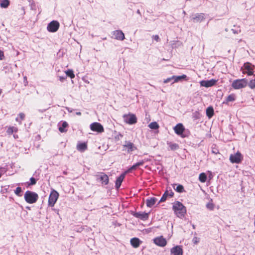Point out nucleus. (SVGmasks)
I'll list each match as a JSON object with an SVG mask.
<instances>
[{
	"instance_id": "obj_1",
	"label": "nucleus",
	"mask_w": 255,
	"mask_h": 255,
	"mask_svg": "<svg viewBox=\"0 0 255 255\" xmlns=\"http://www.w3.org/2000/svg\"><path fill=\"white\" fill-rule=\"evenodd\" d=\"M173 210L175 214L179 218L183 217L186 212L185 206L178 201L174 203L173 205Z\"/></svg>"
},
{
	"instance_id": "obj_2",
	"label": "nucleus",
	"mask_w": 255,
	"mask_h": 255,
	"mask_svg": "<svg viewBox=\"0 0 255 255\" xmlns=\"http://www.w3.org/2000/svg\"><path fill=\"white\" fill-rule=\"evenodd\" d=\"M248 84V81L245 78L237 79L233 81L232 86L234 89L238 90L246 87Z\"/></svg>"
},
{
	"instance_id": "obj_3",
	"label": "nucleus",
	"mask_w": 255,
	"mask_h": 255,
	"mask_svg": "<svg viewBox=\"0 0 255 255\" xmlns=\"http://www.w3.org/2000/svg\"><path fill=\"white\" fill-rule=\"evenodd\" d=\"M38 195L33 192L27 191L24 194L25 201L29 204L35 203L38 199Z\"/></svg>"
},
{
	"instance_id": "obj_4",
	"label": "nucleus",
	"mask_w": 255,
	"mask_h": 255,
	"mask_svg": "<svg viewBox=\"0 0 255 255\" xmlns=\"http://www.w3.org/2000/svg\"><path fill=\"white\" fill-rule=\"evenodd\" d=\"M137 149L135 145L130 141H126L123 144V150L128 153H131L132 152Z\"/></svg>"
},
{
	"instance_id": "obj_5",
	"label": "nucleus",
	"mask_w": 255,
	"mask_h": 255,
	"mask_svg": "<svg viewBox=\"0 0 255 255\" xmlns=\"http://www.w3.org/2000/svg\"><path fill=\"white\" fill-rule=\"evenodd\" d=\"M124 121L129 125H132L136 123L137 119L135 115L132 114H125L123 116Z\"/></svg>"
},
{
	"instance_id": "obj_6",
	"label": "nucleus",
	"mask_w": 255,
	"mask_h": 255,
	"mask_svg": "<svg viewBox=\"0 0 255 255\" xmlns=\"http://www.w3.org/2000/svg\"><path fill=\"white\" fill-rule=\"evenodd\" d=\"M59 197V193L54 190H52L49 195V206H53Z\"/></svg>"
},
{
	"instance_id": "obj_7",
	"label": "nucleus",
	"mask_w": 255,
	"mask_h": 255,
	"mask_svg": "<svg viewBox=\"0 0 255 255\" xmlns=\"http://www.w3.org/2000/svg\"><path fill=\"white\" fill-rule=\"evenodd\" d=\"M173 129L175 132L180 137L184 138L186 135L184 133L185 128L182 124H178L174 127Z\"/></svg>"
},
{
	"instance_id": "obj_8",
	"label": "nucleus",
	"mask_w": 255,
	"mask_h": 255,
	"mask_svg": "<svg viewBox=\"0 0 255 255\" xmlns=\"http://www.w3.org/2000/svg\"><path fill=\"white\" fill-rule=\"evenodd\" d=\"M254 66L250 63L247 62L244 64L243 67L242 68L243 73L247 74L249 76L253 74Z\"/></svg>"
},
{
	"instance_id": "obj_9",
	"label": "nucleus",
	"mask_w": 255,
	"mask_h": 255,
	"mask_svg": "<svg viewBox=\"0 0 255 255\" xmlns=\"http://www.w3.org/2000/svg\"><path fill=\"white\" fill-rule=\"evenodd\" d=\"M243 159V156L240 152H237L230 156V160L233 163H239Z\"/></svg>"
},
{
	"instance_id": "obj_10",
	"label": "nucleus",
	"mask_w": 255,
	"mask_h": 255,
	"mask_svg": "<svg viewBox=\"0 0 255 255\" xmlns=\"http://www.w3.org/2000/svg\"><path fill=\"white\" fill-rule=\"evenodd\" d=\"M90 129L93 131L101 133L104 132V129L103 126L99 123L95 122L90 125Z\"/></svg>"
},
{
	"instance_id": "obj_11",
	"label": "nucleus",
	"mask_w": 255,
	"mask_h": 255,
	"mask_svg": "<svg viewBox=\"0 0 255 255\" xmlns=\"http://www.w3.org/2000/svg\"><path fill=\"white\" fill-rule=\"evenodd\" d=\"M59 23L56 20H53L49 23V32H55L59 28Z\"/></svg>"
},
{
	"instance_id": "obj_12",
	"label": "nucleus",
	"mask_w": 255,
	"mask_h": 255,
	"mask_svg": "<svg viewBox=\"0 0 255 255\" xmlns=\"http://www.w3.org/2000/svg\"><path fill=\"white\" fill-rule=\"evenodd\" d=\"M153 242L157 246L159 247H163L165 246L167 244L166 240L165 238H164L162 236H160L157 238H155L153 240Z\"/></svg>"
},
{
	"instance_id": "obj_13",
	"label": "nucleus",
	"mask_w": 255,
	"mask_h": 255,
	"mask_svg": "<svg viewBox=\"0 0 255 255\" xmlns=\"http://www.w3.org/2000/svg\"><path fill=\"white\" fill-rule=\"evenodd\" d=\"M217 82V81L215 79H211L210 80H202L200 82V84L201 86L208 88L215 85Z\"/></svg>"
},
{
	"instance_id": "obj_14",
	"label": "nucleus",
	"mask_w": 255,
	"mask_h": 255,
	"mask_svg": "<svg viewBox=\"0 0 255 255\" xmlns=\"http://www.w3.org/2000/svg\"><path fill=\"white\" fill-rule=\"evenodd\" d=\"M183 249L181 246H176L170 250V253L172 255H183Z\"/></svg>"
},
{
	"instance_id": "obj_15",
	"label": "nucleus",
	"mask_w": 255,
	"mask_h": 255,
	"mask_svg": "<svg viewBox=\"0 0 255 255\" xmlns=\"http://www.w3.org/2000/svg\"><path fill=\"white\" fill-rule=\"evenodd\" d=\"M113 35L116 39L122 41L125 38L124 33L122 31L120 30L114 31L113 32Z\"/></svg>"
},
{
	"instance_id": "obj_16",
	"label": "nucleus",
	"mask_w": 255,
	"mask_h": 255,
	"mask_svg": "<svg viewBox=\"0 0 255 255\" xmlns=\"http://www.w3.org/2000/svg\"><path fill=\"white\" fill-rule=\"evenodd\" d=\"M205 19L204 13H196L193 16L192 20L194 22H201Z\"/></svg>"
},
{
	"instance_id": "obj_17",
	"label": "nucleus",
	"mask_w": 255,
	"mask_h": 255,
	"mask_svg": "<svg viewBox=\"0 0 255 255\" xmlns=\"http://www.w3.org/2000/svg\"><path fill=\"white\" fill-rule=\"evenodd\" d=\"M134 216L142 220H146L148 218V214L145 212H136L134 214Z\"/></svg>"
},
{
	"instance_id": "obj_18",
	"label": "nucleus",
	"mask_w": 255,
	"mask_h": 255,
	"mask_svg": "<svg viewBox=\"0 0 255 255\" xmlns=\"http://www.w3.org/2000/svg\"><path fill=\"white\" fill-rule=\"evenodd\" d=\"M126 173L125 172L122 174L119 177H118L116 181V188L119 189L121 185V184L124 180Z\"/></svg>"
},
{
	"instance_id": "obj_19",
	"label": "nucleus",
	"mask_w": 255,
	"mask_h": 255,
	"mask_svg": "<svg viewBox=\"0 0 255 255\" xmlns=\"http://www.w3.org/2000/svg\"><path fill=\"white\" fill-rule=\"evenodd\" d=\"M130 242L131 245L133 248H137L139 246L142 242L138 238H133L130 240Z\"/></svg>"
},
{
	"instance_id": "obj_20",
	"label": "nucleus",
	"mask_w": 255,
	"mask_h": 255,
	"mask_svg": "<svg viewBox=\"0 0 255 255\" xmlns=\"http://www.w3.org/2000/svg\"><path fill=\"white\" fill-rule=\"evenodd\" d=\"M144 163V161L143 160H141L133 165L131 167H130L128 170H127L125 172L127 174L132 170H135L137 167L142 165Z\"/></svg>"
},
{
	"instance_id": "obj_21",
	"label": "nucleus",
	"mask_w": 255,
	"mask_h": 255,
	"mask_svg": "<svg viewBox=\"0 0 255 255\" xmlns=\"http://www.w3.org/2000/svg\"><path fill=\"white\" fill-rule=\"evenodd\" d=\"M187 76L186 75H182L181 76H172V78L173 79V82L172 83L178 82L181 80L186 79Z\"/></svg>"
},
{
	"instance_id": "obj_22",
	"label": "nucleus",
	"mask_w": 255,
	"mask_h": 255,
	"mask_svg": "<svg viewBox=\"0 0 255 255\" xmlns=\"http://www.w3.org/2000/svg\"><path fill=\"white\" fill-rule=\"evenodd\" d=\"M156 201V199L154 197L147 199L146 201V206L148 207H151L155 204Z\"/></svg>"
},
{
	"instance_id": "obj_23",
	"label": "nucleus",
	"mask_w": 255,
	"mask_h": 255,
	"mask_svg": "<svg viewBox=\"0 0 255 255\" xmlns=\"http://www.w3.org/2000/svg\"><path fill=\"white\" fill-rule=\"evenodd\" d=\"M68 127V124L66 122H63L61 125H59V130L61 132H64L67 131L66 128Z\"/></svg>"
},
{
	"instance_id": "obj_24",
	"label": "nucleus",
	"mask_w": 255,
	"mask_h": 255,
	"mask_svg": "<svg viewBox=\"0 0 255 255\" xmlns=\"http://www.w3.org/2000/svg\"><path fill=\"white\" fill-rule=\"evenodd\" d=\"M77 148L79 151L83 152L87 148V145L85 143H81L77 145Z\"/></svg>"
},
{
	"instance_id": "obj_25",
	"label": "nucleus",
	"mask_w": 255,
	"mask_h": 255,
	"mask_svg": "<svg viewBox=\"0 0 255 255\" xmlns=\"http://www.w3.org/2000/svg\"><path fill=\"white\" fill-rule=\"evenodd\" d=\"M100 180L103 183H104L105 185L107 184L109 182V177L108 176L105 174H102L100 176Z\"/></svg>"
},
{
	"instance_id": "obj_26",
	"label": "nucleus",
	"mask_w": 255,
	"mask_h": 255,
	"mask_svg": "<svg viewBox=\"0 0 255 255\" xmlns=\"http://www.w3.org/2000/svg\"><path fill=\"white\" fill-rule=\"evenodd\" d=\"M173 188L179 193H182L184 191V187L182 185L175 184L173 185Z\"/></svg>"
},
{
	"instance_id": "obj_27",
	"label": "nucleus",
	"mask_w": 255,
	"mask_h": 255,
	"mask_svg": "<svg viewBox=\"0 0 255 255\" xmlns=\"http://www.w3.org/2000/svg\"><path fill=\"white\" fill-rule=\"evenodd\" d=\"M167 144L168 145L170 149L172 150H175L179 148V145L177 143L167 141Z\"/></svg>"
},
{
	"instance_id": "obj_28",
	"label": "nucleus",
	"mask_w": 255,
	"mask_h": 255,
	"mask_svg": "<svg viewBox=\"0 0 255 255\" xmlns=\"http://www.w3.org/2000/svg\"><path fill=\"white\" fill-rule=\"evenodd\" d=\"M206 115L209 118H211L214 115V110L212 107H209L206 109Z\"/></svg>"
},
{
	"instance_id": "obj_29",
	"label": "nucleus",
	"mask_w": 255,
	"mask_h": 255,
	"mask_svg": "<svg viewBox=\"0 0 255 255\" xmlns=\"http://www.w3.org/2000/svg\"><path fill=\"white\" fill-rule=\"evenodd\" d=\"M236 100V96L235 94L229 95L226 98V101L224 103L227 104L229 102H233Z\"/></svg>"
},
{
	"instance_id": "obj_30",
	"label": "nucleus",
	"mask_w": 255,
	"mask_h": 255,
	"mask_svg": "<svg viewBox=\"0 0 255 255\" xmlns=\"http://www.w3.org/2000/svg\"><path fill=\"white\" fill-rule=\"evenodd\" d=\"M9 5L8 0H0V6L2 8H7Z\"/></svg>"
},
{
	"instance_id": "obj_31",
	"label": "nucleus",
	"mask_w": 255,
	"mask_h": 255,
	"mask_svg": "<svg viewBox=\"0 0 255 255\" xmlns=\"http://www.w3.org/2000/svg\"><path fill=\"white\" fill-rule=\"evenodd\" d=\"M199 180L202 183H204L207 180V176L205 173H202L200 174L199 176Z\"/></svg>"
},
{
	"instance_id": "obj_32",
	"label": "nucleus",
	"mask_w": 255,
	"mask_h": 255,
	"mask_svg": "<svg viewBox=\"0 0 255 255\" xmlns=\"http://www.w3.org/2000/svg\"><path fill=\"white\" fill-rule=\"evenodd\" d=\"M65 72L67 76L70 77L71 79H73L75 77V74H74L73 71L72 69H68Z\"/></svg>"
},
{
	"instance_id": "obj_33",
	"label": "nucleus",
	"mask_w": 255,
	"mask_h": 255,
	"mask_svg": "<svg viewBox=\"0 0 255 255\" xmlns=\"http://www.w3.org/2000/svg\"><path fill=\"white\" fill-rule=\"evenodd\" d=\"M148 127L151 129H156L159 128V125L156 122H154L149 124Z\"/></svg>"
},
{
	"instance_id": "obj_34",
	"label": "nucleus",
	"mask_w": 255,
	"mask_h": 255,
	"mask_svg": "<svg viewBox=\"0 0 255 255\" xmlns=\"http://www.w3.org/2000/svg\"><path fill=\"white\" fill-rule=\"evenodd\" d=\"M17 131V128L15 127H9L7 130H6V132L8 134H12L13 132H16Z\"/></svg>"
},
{
	"instance_id": "obj_35",
	"label": "nucleus",
	"mask_w": 255,
	"mask_h": 255,
	"mask_svg": "<svg viewBox=\"0 0 255 255\" xmlns=\"http://www.w3.org/2000/svg\"><path fill=\"white\" fill-rule=\"evenodd\" d=\"M19 117L16 119V121L21 124V121L24 119L25 115L23 113H20L18 115Z\"/></svg>"
},
{
	"instance_id": "obj_36",
	"label": "nucleus",
	"mask_w": 255,
	"mask_h": 255,
	"mask_svg": "<svg viewBox=\"0 0 255 255\" xmlns=\"http://www.w3.org/2000/svg\"><path fill=\"white\" fill-rule=\"evenodd\" d=\"M21 192H22V190H21V187H18L16 188L15 190L14 191V193L17 196L20 197V196H22Z\"/></svg>"
},
{
	"instance_id": "obj_37",
	"label": "nucleus",
	"mask_w": 255,
	"mask_h": 255,
	"mask_svg": "<svg viewBox=\"0 0 255 255\" xmlns=\"http://www.w3.org/2000/svg\"><path fill=\"white\" fill-rule=\"evenodd\" d=\"M248 84L251 89H254L255 88V79L251 80Z\"/></svg>"
},
{
	"instance_id": "obj_38",
	"label": "nucleus",
	"mask_w": 255,
	"mask_h": 255,
	"mask_svg": "<svg viewBox=\"0 0 255 255\" xmlns=\"http://www.w3.org/2000/svg\"><path fill=\"white\" fill-rule=\"evenodd\" d=\"M168 191H166L164 193V194L163 195L162 197L161 198L160 200V202H164L166 200L167 197L168 196Z\"/></svg>"
},
{
	"instance_id": "obj_39",
	"label": "nucleus",
	"mask_w": 255,
	"mask_h": 255,
	"mask_svg": "<svg viewBox=\"0 0 255 255\" xmlns=\"http://www.w3.org/2000/svg\"><path fill=\"white\" fill-rule=\"evenodd\" d=\"M206 207L210 210H213L214 208V205L212 202H209L207 204Z\"/></svg>"
},
{
	"instance_id": "obj_40",
	"label": "nucleus",
	"mask_w": 255,
	"mask_h": 255,
	"mask_svg": "<svg viewBox=\"0 0 255 255\" xmlns=\"http://www.w3.org/2000/svg\"><path fill=\"white\" fill-rule=\"evenodd\" d=\"M232 31L234 34H238L241 32V29L239 27H237V29H232Z\"/></svg>"
},
{
	"instance_id": "obj_41",
	"label": "nucleus",
	"mask_w": 255,
	"mask_h": 255,
	"mask_svg": "<svg viewBox=\"0 0 255 255\" xmlns=\"http://www.w3.org/2000/svg\"><path fill=\"white\" fill-rule=\"evenodd\" d=\"M6 172V170L5 168L0 167V178L1 177V175L4 174Z\"/></svg>"
},
{
	"instance_id": "obj_42",
	"label": "nucleus",
	"mask_w": 255,
	"mask_h": 255,
	"mask_svg": "<svg viewBox=\"0 0 255 255\" xmlns=\"http://www.w3.org/2000/svg\"><path fill=\"white\" fill-rule=\"evenodd\" d=\"M30 183L29 184V185H34L36 184V181L34 178H33V177L30 178Z\"/></svg>"
},
{
	"instance_id": "obj_43",
	"label": "nucleus",
	"mask_w": 255,
	"mask_h": 255,
	"mask_svg": "<svg viewBox=\"0 0 255 255\" xmlns=\"http://www.w3.org/2000/svg\"><path fill=\"white\" fill-rule=\"evenodd\" d=\"M212 152L215 154L219 153V151L218 149H217V148H216L215 147H212Z\"/></svg>"
},
{
	"instance_id": "obj_44",
	"label": "nucleus",
	"mask_w": 255,
	"mask_h": 255,
	"mask_svg": "<svg viewBox=\"0 0 255 255\" xmlns=\"http://www.w3.org/2000/svg\"><path fill=\"white\" fill-rule=\"evenodd\" d=\"M171 80H173V79L172 78V77H169V78H168L166 79H164V81H163V83H167L169 82H170Z\"/></svg>"
},
{
	"instance_id": "obj_45",
	"label": "nucleus",
	"mask_w": 255,
	"mask_h": 255,
	"mask_svg": "<svg viewBox=\"0 0 255 255\" xmlns=\"http://www.w3.org/2000/svg\"><path fill=\"white\" fill-rule=\"evenodd\" d=\"M153 38L156 41H158L159 40V37L157 35H153Z\"/></svg>"
},
{
	"instance_id": "obj_46",
	"label": "nucleus",
	"mask_w": 255,
	"mask_h": 255,
	"mask_svg": "<svg viewBox=\"0 0 255 255\" xmlns=\"http://www.w3.org/2000/svg\"><path fill=\"white\" fill-rule=\"evenodd\" d=\"M4 58V54L3 51L0 50V60H2Z\"/></svg>"
},
{
	"instance_id": "obj_47",
	"label": "nucleus",
	"mask_w": 255,
	"mask_h": 255,
	"mask_svg": "<svg viewBox=\"0 0 255 255\" xmlns=\"http://www.w3.org/2000/svg\"><path fill=\"white\" fill-rule=\"evenodd\" d=\"M173 193L172 191H171L169 193H168V196L172 197L173 196Z\"/></svg>"
},
{
	"instance_id": "obj_48",
	"label": "nucleus",
	"mask_w": 255,
	"mask_h": 255,
	"mask_svg": "<svg viewBox=\"0 0 255 255\" xmlns=\"http://www.w3.org/2000/svg\"><path fill=\"white\" fill-rule=\"evenodd\" d=\"M76 114L77 115L80 116V115H81V112H76Z\"/></svg>"
},
{
	"instance_id": "obj_49",
	"label": "nucleus",
	"mask_w": 255,
	"mask_h": 255,
	"mask_svg": "<svg viewBox=\"0 0 255 255\" xmlns=\"http://www.w3.org/2000/svg\"><path fill=\"white\" fill-rule=\"evenodd\" d=\"M55 212L57 213V214H58V210H55Z\"/></svg>"
},
{
	"instance_id": "obj_50",
	"label": "nucleus",
	"mask_w": 255,
	"mask_h": 255,
	"mask_svg": "<svg viewBox=\"0 0 255 255\" xmlns=\"http://www.w3.org/2000/svg\"><path fill=\"white\" fill-rule=\"evenodd\" d=\"M197 243V241L196 240H195L194 241V243Z\"/></svg>"
},
{
	"instance_id": "obj_51",
	"label": "nucleus",
	"mask_w": 255,
	"mask_h": 255,
	"mask_svg": "<svg viewBox=\"0 0 255 255\" xmlns=\"http://www.w3.org/2000/svg\"><path fill=\"white\" fill-rule=\"evenodd\" d=\"M31 7L32 8H33V4H31Z\"/></svg>"
},
{
	"instance_id": "obj_52",
	"label": "nucleus",
	"mask_w": 255,
	"mask_h": 255,
	"mask_svg": "<svg viewBox=\"0 0 255 255\" xmlns=\"http://www.w3.org/2000/svg\"><path fill=\"white\" fill-rule=\"evenodd\" d=\"M1 90L0 89V95L1 94Z\"/></svg>"
},
{
	"instance_id": "obj_53",
	"label": "nucleus",
	"mask_w": 255,
	"mask_h": 255,
	"mask_svg": "<svg viewBox=\"0 0 255 255\" xmlns=\"http://www.w3.org/2000/svg\"><path fill=\"white\" fill-rule=\"evenodd\" d=\"M185 11H183V14H185Z\"/></svg>"
}]
</instances>
